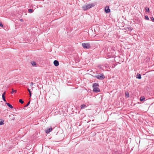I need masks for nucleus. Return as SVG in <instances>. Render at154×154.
<instances>
[{
  "mask_svg": "<svg viewBox=\"0 0 154 154\" xmlns=\"http://www.w3.org/2000/svg\"><path fill=\"white\" fill-rule=\"evenodd\" d=\"M96 5L95 3H93L91 4H86L82 7V9L84 11H87L93 7H94Z\"/></svg>",
  "mask_w": 154,
  "mask_h": 154,
  "instance_id": "f257e3e1",
  "label": "nucleus"
},
{
  "mask_svg": "<svg viewBox=\"0 0 154 154\" xmlns=\"http://www.w3.org/2000/svg\"><path fill=\"white\" fill-rule=\"evenodd\" d=\"M99 85L98 83H94L92 85L93 91L95 93H98L100 92V90L99 88Z\"/></svg>",
  "mask_w": 154,
  "mask_h": 154,
  "instance_id": "f03ea898",
  "label": "nucleus"
},
{
  "mask_svg": "<svg viewBox=\"0 0 154 154\" xmlns=\"http://www.w3.org/2000/svg\"><path fill=\"white\" fill-rule=\"evenodd\" d=\"M95 77L98 79L100 80H103L105 79V77L103 74H101L100 75L97 74L95 75Z\"/></svg>",
  "mask_w": 154,
  "mask_h": 154,
  "instance_id": "7ed1b4c3",
  "label": "nucleus"
},
{
  "mask_svg": "<svg viewBox=\"0 0 154 154\" xmlns=\"http://www.w3.org/2000/svg\"><path fill=\"white\" fill-rule=\"evenodd\" d=\"M82 46L84 48L89 49L91 48L90 44L89 43H83Z\"/></svg>",
  "mask_w": 154,
  "mask_h": 154,
  "instance_id": "20e7f679",
  "label": "nucleus"
},
{
  "mask_svg": "<svg viewBox=\"0 0 154 154\" xmlns=\"http://www.w3.org/2000/svg\"><path fill=\"white\" fill-rule=\"evenodd\" d=\"M53 130V128L52 127H50L48 128H47L45 130V132L46 134H48L51 131Z\"/></svg>",
  "mask_w": 154,
  "mask_h": 154,
  "instance_id": "39448f33",
  "label": "nucleus"
},
{
  "mask_svg": "<svg viewBox=\"0 0 154 154\" xmlns=\"http://www.w3.org/2000/svg\"><path fill=\"white\" fill-rule=\"evenodd\" d=\"M110 11L109 7L106 6L105 8V12L106 13H109Z\"/></svg>",
  "mask_w": 154,
  "mask_h": 154,
  "instance_id": "423d86ee",
  "label": "nucleus"
},
{
  "mask_svg": "<svg viewBox=\"0 0 154 154\" xmlns=\"http://www.w3.org/2000/svg\"><path fill=\"white\" fill-rule=\"evenodd\" d=\"M54 64L55 66H57L59 65V62L57 60H55L54 61Z\"/></svg>",
  "mask_w": 154,
  "mask_h": 154,
  "instance_id": "0eeeda50",
  "label": "nucleus"
},
{
  "mask_svg": "<svg viewBox=\"0 0 154 154\" xmlns=\"http://www.w3.org/2000/svg\"><path fill=\"white\" fill-rule=\"evenodd\" d=\"M137 79H140L141 78V75L140 74L137 73L136 76Z\"/></svg>",
  "mask_w": 154,
  "mask_h": 154,
  "instance_id": "6e6552de",
  "label": "nucleus"
},
{
  "mask_svg": "<svg viewBox=\"0 0 154 154\" xmlns=\"http://www.w3.org/2000/svg\"><path fill=\"white\" fill-rule=\"evenodd\" d=\"M5 92L2 94V99L5 102L6 101V100H5Z\"/></svg>",
  "mask_w": 154,
  "mask_h": 154,
  "instance_id": "1a4fd4ad",
  "label": "nucleus"
},
{
  "mask_svg": "<svg viewBox=\"0 0 154 154\" xmlns=\"http://www.w3.org/2000/svg\"><path fill=\"white\" fill-rule=\"evenodd\" d=\"M6 104L7 105V106H9L10 108L12 109L13 108V106L10 104L9 103H6Z\"/></svg>",
  "mask_w": 154,
  "mask_h": 154,
  "instance_id": "9d476101",
  "label": "nucleus"
},
{
  "mask_svg": "<svg viewBox=\"0 0 154 154\" xmlns=\"http://www.w3.org/2000/svg\"><path fill=\"white\" fill-rule=\"evenodd\" d=\"M125 97L127 98L128 97H129V94L128 92H126L125 93Z\"/></svg>",
  "mask_w": 154,
  "mask_h": 154,
  "instance_id": "9b49d317",
  "label": "nucleus"
},
{
  "mask_svg": "<svg viewBox=\"0 0 154 154\" xmlns=\"http://www.w3.org/2000/svg\"><path fill=\"white\" fill-rule=\"evenodd\" d=\"M31 63L32 66H35L36 65V62L34 61H32L31 62Z\"/></svg>",
  "mask_w": 154,
  "mask_h": 154,
  "instance_id": "f8f14e48",
  "label": "nucleus"
},
{
  "mask_svg": "<svg viewBox=\"0 0 154 154\" xmlns=\"http://www.w3.org/2000/svg\"><path fill=\"white\" fill-rule=\"evenodd\" d=\"M145 99V98L144 97H143V96L141 97H140V101H143Z\"/></svg>",
  "mask_w": 154,
  "mask_h": 154,
  "instance_id": "ddd939ff",
  "label": "nucleus"
},
{
  "mask_svg": "<svg viewBox=\"0 0 154 154\" xmlns=\"http://www.w3.org/2000/svg\"><path fill=\"white\" fill-rule=\"evenodd\" d=\"M145 9L146 10V11L148 12H149V8H148L147 7H145Z\"/></svg>",
  "mask_w": 154,
  "mask_h": 154,
  "instance_id": "4468645a",
  "label": "nucleus"
},
{
  "mask_svg": "<svg viewBox=\"0 0 154 154\" xmlns=\"http://www.w3.org/2000/svg\"><path fill=\"white\" fill-rule=\"evenodd\" d=\"M86 106V105L85 104H83L81 105V109H84Z\"/></svg>",
  "mask_w": 154,
  "mask_h": 154,
  "instance_id": "2eb2a0df",
  "label": "nucleus"
},
{
  "mask_svg": "<svg viewBox=\"0 0 154 154\" xmlns=\"http://www.w3.org/2000/svg\"><path fill=\"white\" fill-rule=\"evenodd\" d=\"M28 91L29 93V97H31V94H32L31 91H30V90L29 89V88H28Z\"/></svg>",
  "mask_w": 154,
  "mask_h": 154,
  "instance_id": "dca6fc26",
  "label": "nucleus"
},
{
  "mask_svg": "<svg viewBox=\"0 0 154 154\" xmlns=\"http://www.w3.org/2000/svg\"><path fill=\"white\" fill-rule=\"evenodd\" d=\"M4 121L2 120L1 121L0 120V125H4Z\"/></svg>",
  "mask_w": 154,
  "mask_h": 154,
  "instance_id": "f3484780",
  "label": "nucleus"
},
{
  "mask_svg": "<svg viewBox=\"0 0 154 154\" xmlns=\"http://www.w3.org/2000/svg\"><path fill=\"white\" fill-rule=\"evenodd\" d=\"M19 102L21 104H23L24 102L23 101L22 99H20L19 100Z\"/></svg>",
  "mask_w": 154,
  "mask_h": 154,
  "instance_id": "a211bd4d",
  "label": "nucleus"
},
{
  "mask_svg": "<svg viewBox=\"0 0 154 154\" xmlns=\"http://www.w3.org/2000/svg\"><path fill=\"white\" fill-rule=\"evenodd\" d=\"M145 18L146 20H148L149 19L148 16L147 15H146L145 16Z\"/></svg>",
  "mask_w": 154,
  "mask_h": 154,
  "instance_id": "6ab92c4d",
  "label": "nucleus"
},
{
  "mask_svg": "<svg viewBox=\"0 0 154 154\" xmlns=\"http://www.w3.org/2000/svg\"><path fill=\"white\" fill-rule=\"evenodd\" d=\"M30 103V101H29V102H28V103H27L26 105L25 106V107H26L27 106H28L29 105Z\"/></svg>",
  "mask_w": 154,
  "mask_h": 154,
  "instance_id": "aec40b11",
  "label": "nucleus"
},
{
  "mask_svg": "<svg viewBox=\"0 0 154 154\" xmlns=\"http://www.w3.org/2000/svg\"><path fill=\"white\" fill-rule=\"evenodd\" d=\"M28 11L30 13H31L33 12V10L32 9H29Z\"/></svg>",
  "mask_w": 154,
  "mask_h": 154,
  "instance_id": "412c9836",
  "label": "nucleus"
},
{
  "mask_svg": "<svg viewBox=\"0 0 154 154\" xmlns=\"http://www.w3.org/2000/svg\"><path fill=\"white\" fill-rule=\"evenodd\" d=\"M150 18L152 21L154 22V18L153 17H151Z\"/></svg>",
  "mask_w": 154,
  "mask_h": 154,
  "instance_id": "4be33fe9",
  "label": "nucleus"
},
{
  "mask_svg": "<svg viewBox=\"0 0 154 154\" xmlns=\"http://www.w3.org/2000/svg\"><path fill=\"white\" fill-rule=\"evenodd\" d=\"M15 91V90L14 91V90H13V89H12V91H11V93L13 94V93L14 92V91Z\"/></svg>",
  "mask_w": 154,
  "mask_h": 154,
  "instance_id": "5701e85b",
  "label": "nucleus"
},
{
  "mask_svg": "<svg viewBox=\"0 0 154 154\" xmlns=\"http://www.w3.org/2000/svg\"><path fill=\"white\" fill-rule=\"evenodd\" d=\"M0 26L1 27H3V25L2 23H0Z\"/></svg>",
  "mask_w": 154,
  "mask_h": 154,
  "instance_id": "b1692460",
  "label": "nucleus"
},
{
  "mask_svg": "<svg viewBox=\"0 0 154 154\" xmlns=\"http://www.w3.org/2000/svg\"><path fill=\"white\" fill-rule=\"evenodd\" d=\"M33 85V83L32 82H31V86H32Z\"/></svg>",
  "mask_w": 154,
  "mask_h": 154,
  "instance_id": "393cba45",
  "label": "nucleus"
},
{
  "mask_svg": "<svg viewBox=\"0 0 154 154\" xmlns=\"http://www.w3.org/2000/svg\"><path fill=\"white\" fill-rule=\"evenodd\" d=\"M20 20L21 21H22V22H23V20L22 19H20Z\"/></svg>",
  "mask_w": 154,
  "mask_h": 154,
  "instance_id": "a878e982",
  "label": "nucleus"
}]
</instances>
